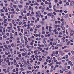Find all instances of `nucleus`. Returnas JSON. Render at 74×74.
<instances>
[{
  "label": "nucleus",
  "mask_w": 74,
  "mask_h": 74,
  "mask_svg": "<svg viewBox=\"0 0 74 74\" xmlns=\"http://www.w3.org/2000/svg\"><path fill=\"white\" fill-rule=\"evenodd\" d=\"M71 31H70V32L71 33H70V36H73V35L74 34V31L71 30V29H70Z\"/></svg>",
  "instance_id": "obj_1"
},
{
  "label": "nucleus",
  "mask_w": 74,
  "mask_h": 74,
  "mask_svg": "<svg viewBox=\"0 0 74 74\" xmlns=\"http://www.w3.org/2000/svg\"><path fill=\"white\" fill-rule=\"evenodd\" d=\"M41 16V13H39L36 16V17L37 18H39Z\"/></svg>",
  "instance_id": "obj_2"
},
{
  "label": "nucleus",
  "mask_w": 74,
  "mask_h": 74,
  "mask_svg": "<svg viewBox=\"0 0 74 74\" xmlns=\"http://www.w3.org/2000/svg\"><path fill=\"white\" fill-rule=\"evenodd\" d=\"M71 6H73L74 5V1H72L70 3Z\"/></svg>",
  "instance_id": "obj_3"
},
{
  "label": "nucleus",
  "mask_w": 74,
  "mask_h": 74,
  "mask_svg": "<svg viewBox=\"0 0 74 74\" xmlns=\"http://www.w3.org/2000/svg\"><path fill=\"white\" fill-rule=\"evenodd\" d=\"M66 21H64L62 22L61 25V26H64V25H65Z\"/></svg>",
  "instance_id": "obj_4"
},
{
  "label": "nucleus",
  "mask_w": 74,
  "mask_h": 74,
  "mask_svg": "<svg viewBox=\"0 0 74 74\" xmlns=\"http://www.w3.org/2000/svg\"><path fill=\"white\" fill-rule=\"evenodd\" d=\"M43 54L44 56H45V55H47L48 54V52L47 51L43 53Z\"/></svg>",
  "instance_id": "obj_5"
},
{
  "label": "nucleus",
  "mask_w": 74,
  "mask_h": 74,
  "mask_svg": "<svg viewBox=\"0 0 74 74\" xmlns=\"http://www.w3.org/2000/svg\"><path fill=\"white\" fill-rule=\"evenodd\" d=\"M38 49V50L39 51H42V48L41 47H37Z\"/></svg>",
  "instance_id": "obj_6"
},
{
  "label": "nucleus",
  "mask_w": 74,
  "mask_h": 74,
  "mask_svg": "<svg viewBox=\"0 0 74 74\" xmlns=\"http://www.w3.org/2000/svg\"><path fill=\"white\" fill-rule=\"evenodd\" d=\"M52 30H51V29H49V31L50 32V33L52 35H54L53 33H52Z\"/></svg>",
  "instance_id": "obj_7"
},
{
  "label": "nucleus",
  "mask_w": 74,
  "mask_h": 74,
  "mask_svg": "<svg viewBox=\"0 0 74 74\" xmlns=\"http://www.w3.org/2000/svg\"><path fill=\"white\" fill-rule=\"evenodd\" d=\"M55 19V17H52L51 18V20L52 21H54Z\"/></svg>",
  "instance_id": "obj_8"
},
{
  "label": "nucleus",
  "mask_w": 74,
  "mask_h": 74,
  "mask_svg": "<svg viewBox=\"0 0 74 74\" xmlns=\"http://www.w3.org/2000/svg\"><path fill=\"white\" fill-rule=\"evenodd\" d=\"M21 41L22 42V43H23V44H24V43H25V41H24V40H23V39L21 38Z\"/></svg>",
  "instance_id": "obj_9"
},
{
  "label": "nucleus",
  "mask_w": 74,
  "mask_h": 74,
  "mask_svg": "<svg viewBox=\"0 0 74 74\" xmlns=\"http://www.w3.org/2000/svg\"><path fill=\"white\" fill-rule=\"evenodd\" d=\"M34 28H35V29L36 31H37V29H36V28H37V25H36L34 26Z\"/></svg>",
  "instance_id": "obj_10"
},
{
  "label": "nucleus",
  "mask_w": 74,
  "mask_h": 74,
  "mask_svg": "<svg viewBox=\"0 0 74 74\" xmlns=\"http://www.w3.org/2000/svg\"><path fill=\"white\" fill-rule=\"evenodd\" d=\"M18 2L17 0H16V1H15L14 2V4H18Z\"/></svg>",
  "instance_id": "obj_11"
},
{
  "label": "nucleus",
  "mask_w": 74,
  "mask_h": 74,
  "mask_svg": "<svg viewBox=\"0 0 74 74\" xmlns=\"http://www.w3.org/2000/svg\"><path fill=\"white\" fill-rule=\"evenodd\" d=\"M37 52H38V50H35L34 51V53L35 54V55H37Z\"/></svg>",
  "instance_id": "obj_12"
},
{
  "label": "nucleus",
  "mask_w": 74,
  "mask_h": 74,
  "mask_svg": "<svg viewBox=\"0 0 74 74\" xmlns=\"http://www.w3.org/2000/svg\"><path fill=\"white\" fill-rule=\"evenodd\" d=\"M25 58H26L28 57V54H27V53H25Z\"/></svg>",
  "instance_id": "obj_13"
},
{
  "label": "nucleus",
  "mask_w": 74,
  "mask_h": 74,
  "mask_svg": "<svg viewBox=\"0 0 74 74\" xmlns=\"http://www.w3.org/2000/svg\"><path fill=\"white\" fill-rule=\"evenodd\" d=\"M23 51L25 52H26L27 51L26 49L25 48H23Z\"/></svg>",
  "instance_id": "obj_14"
},
{
  "label": "nucleus",
  "mask_w": 74,
  "mask_h": 74,
  "mask_svg": "<svg viewBox=\"0 0 74 74\" xmlns=\"http://www.w3.org/2000/svg\"><path fill=\"white\" fill-rule=\"evenodd\" d=\"M3 71H4V72L5 73H7V71H6V69H4L3 70Z\"/></svg>",
  "instance_id": "obj_15"
},
{
  "label": "nucleus",
  "mask_w": 74,
  "mask_h": 74,
  "mask_svg": "<svg viewBox=\"0 0 74 74\" xmlns=\"http://www.w3.org/2000/svg\"><path fill=\"white\" fill-rule=\"evenodd\" d=\"M68 16H69L68 14H66L65 15L64 18H67L68 17Z\"/></svg>",
  "instance_id": "obj_16"
},
{
  "label": "nucleus",
  "mask_w": 74,
  "mask_h": 74,
  "mask_svg": "<svg viewBox=\"0 0 74 74\" xmlns=\"http://www.w3.org/2000/svg\"><path fill=\"white\" fill-rule=\"evenodd\" d=\"M12 22L13 24H15V20H12Z\"/></svg>",
  "instance_id": "obj_17"
},
{
  "label": "nucleus",
  "mask_w": 74,
  "mask_h": 74,
  "mask_svg": "<svg viewBox=\"0 0 74 74\" xmlns=\"http://www.w3.org/2000/svg\"><path fill=\"white\" fill-rule=\"evenodd\" d=\"M35 5H37V6H39L38 3L37 2H35Z\"/></svg>",
  "instance_id": "obj_18"
},
{
  "label": "nucleus",
  "mask_w": 74,
  "mask_h": 74,
  "mask_svg": "<svg viewBox=\"0 0 74 74\" xmlns=\"http://www.w3.org/2000/svg\"><path fill=\"white\" fill-rule=\"evenodd\" d=\"M64 52H69V50H65L64 51Z\"/></svg>",
  "instance_id": "obj_19"
},
{
  "label": "nucleus",
  "mask_w": 74,
  "mask_h": 74,
  "mask_svg": "<svg viewBox=\"0 0 74 74\" xmlns=\"http://www.w3.org/2000/svg\"><path fill=\"white\" fill-rule=\"evenodd\" d=\"M70 41H69L67 43V45H70Z\"/></svg>",
  "instance_id": "obj_20"
},
{
  "label": "nucleus",
  "mask_w": 74,
  "mask_h": 74,
  "mask_svg": "<svg viewBox=\"0 0 74 74\" xmlns=\"http://www.w3.org/2000/svg\"><path fill=\"white\" fill-rule=\"evenodd\" d=\"M29 60H31V61H30V63H32L33 62V60L32 58H30Z\"/></svg>",
  "instance_id": "obj_21"
},
{
  "label": "nucleus",
  "mask_w": 74,
  "mask_h": 74,
  "mask_svg": "<svg viewBox=\"0 0 74 74\" xmlns=\"http://www.w3.org/2000/svg\"><path fill=\"white\" fill-rule=\"evenodd\" d=\"M25 43H26L25 44V45H27V44H27V43H28V41L27 40H26L25 41Z\"/></svg>",
  "instance_id": "obj_22"
},
{
  "label": "nucleus",
  "mask_w": 74,
  "mask_h": 74,
  "mask_svg": "<svg viewBox=\"0 0 74 74\" xmlns=\"http://www.w3.org/2000/svg\"><path fill=\"white\" fill-rule=\"evenodd\" d=\"M7 47H8V45H4V47L5 48H7Z\"/></svg>",
  "instance_id": "obj_23"
},
{
  "label": "nucleus",
  "mask_w": 74,
  "mask_h": 74,
  "mask_svg": "<svg viewBox=\"0 0 74 74\" xmlns=\"http://www.w3.org/2000/svg\"><path fill=\"white\" fill-rule=\"evenodd\" d=\"M44 50H46V51H48V48H44Z\"/></svg>",
  "instance_id": "obj_24"
},
{
  "label": "nucleus",
  "mask_w": 74,
  "mask_h": 74,
  "mask_svg": "<svg viewBox=\"0 0 74 74\" xmlns=\"http://www.w3.org/2000/svg\"><path fill=\"white\" fill-rule=\"evenodd\" d=\"M55 26L56 27H60V25H55Z\"/></svg>",
  "instance_id": "obj_25"
},
{
  "label": "nucleus",
  "mask_w": 74,
  "mask_h": 74,
  "mask_svg": "<svg viewBox=\"0 0 74 74\" xmlns=\"http://www.w3.org/2000/svg\"><path fill=\"white\" fill-rule=\"evenodd\" d=\"M72 63H73V62H71V63L70 64L71 66V67H72V66H73V64H72Z\"/></svg>",
  "instance_id": "obj_26"
},
{
  "label": "nucleus",
  "mask_w": 74,
  "mask_h": 74,
  "mask_svg": "<svg viewBox=\"0 0 74 74\" xmlns=\"http://www.w3.org/2000/svg\"><path fill=\"white\" fill-rule=\"evenodd\" d=\"M71 74V71H69V72L68 73H66V74Z\"/></svg>",
  "instance_id": "obj_27"
},
{
  "label": "nucleus",
  "mask_w": 74,
  "mask_h": 74,
  "mask_svg": "<svg viewBox=\"0 0 74 74\" xmlns=\"http://www.w3.org/2000/svg\"><path fill=\"white\" fill-rule=\"evenodd\" d=\"M37 28H40V27H41V25H38V26H37Z\"/></svg>",
  "instance_id": "obj_28"
},
{
  "label": "nucleus",
  "mask_w": 74,
  "mask_h": 74,
  "mask_svg": "<svg viewBox=\"0 0 74 74\" xmlns=\"http://www.w3.org/2000/svg\"><path fill=\"white\" fill-rule=\"evenodd\" d=\"M24 34V35H25V34H28V33L27 32H25Z\"/></svg>",
  "instance_id": "obj_29"
},
{
  "label": "nucleus",
  "mask_w": 74,
  "mask_h": 74,
  "mask_svg": "<svg viewBox=\"0 0 74 74\" xmlns=\"http://www.w3.org/2000/svg\"><path fill=\"white\" fill-rule=\"evenodd\" d=\"M71 52L72 55H74V51H73V50H72L71 51Z\"/></svg>",
  "instance_id": "obj_30"
},
{
  "label": "nucleus",
  "mask_w": 74,
  "mask_h": 74,
  "mask_svg": "<svg viewBox=\"0 0 74 74\" xmlns=\"http://www.w3.org/2000/svg\"><path fill=\"white\" fill-rule=\"evenodd\" d=\"M48 16H51V13H49V14H47Z\"/></svg>",
  "instance_id": "obj_31"
},
{
  "label": "nucleus",
  "mask_w": 74,
  "mask_h": 74,
  "mask_svg": "<svg viewBox=\"0 0 74 74\" xmlns=\"http://www.w3.org/2000/svg\"><path fill=\"white\" fill-rule=\"evenodd\" d=\"M24 38L25 40H27V38L26 36H24Z\"/></svg>",
  "instance_id": "obj_32"
},
{
  "label": "nucleus",
  "mask_w": 74,
  "mask_h": 74,
  "mask_svg": "<svg viewBox=\"0 0 74 74\" xmlns=\"http://www.w3.org/2000/svg\"><path fill=\"white\" fill-rule=\"evenodd\" d=\"M52 64H53V63H51L48 64V65L49 66H52Z\"/></svg>",
  "instance_id": "obj_33"
},
{
  "label": "nucleus",
  "mask_w": 74,
  "mask_h": 74,
  "mask_svg": "<svg viewBox=\"0 0 74 74\" xmlns=\"http://www.w3.org/2000/svg\"><path fill=\"white\" fill-rule=\"evenodd\" d=\"M16 10L18 12V11H20V10H19V9L18 8H17L16 9Z\"/></svg>",
  "instance_id": "obj_34"
},
{
  "label": "nucleus",
  "mask_w": 74,
  "mask_h": 74,
  "mask_svg": "<svg viewBox=\"0 0 74 74\" xmlns=\"http://www.w3.org/2000/svg\"><path fill=\"white\" fill-rule=\"evenodd\" d=\"M45 4H48V3L47 2V1H45Z\"/></svg>",
  "instance_id": "obj_35"
},
{
  "label": "nucleus",
  "mask_w": 74,
  "mask_h": 74,
  "mask_svg": "<svg viewBox=\"0 0 74 74\" xmlns=\"http://www.w3.org/2000/svg\"><path fill=\"white\" fill-rule=\"evenodd\" d=\"M22 22L21 21H20L19 22V25H21V24H22Z\"/></svg>",
  "instance_id": "obj_36"
},
{
  "label": "nucleus",
  "mask_w": 74,
  "mask_h": 74,
  "mask_svg": "<svg viewBox=\"0 0 74 74\" xmlns=\"http://www.w3.org/2000/svg\"><path fill=\"white\" fill-rule=\"evenodd\" d=\"M43 42L44 43V44H46V42L45 40H43Z\"/></svg>",
  "instance_id": "obj_37"
},
{
  "label": "nucleus",
  "mask_w": 74,
  "mask_h": 74,
  "mask_svg": "<svg viewBox=\"0 0 74 74\" xmlns=\"http://www.w3.org/2000/svg\"><path fill=\"white\" fill-rule=\"evenodd\" d=\"M23 13H24V14H26V10H24L23 12Z\"/></svg>",
  "instance_id": "obj_38"
},
{
  "label": "nucleus",
  "mask_w": 74,
  "mask_h": 74,
  "mask_svg": "<svg viewBox=\"0 0 74 74\" xmlns=\"http://www.w3.org/2000/svg\"><path fill=\"white\" fill-rule=\"evenodd\" d=\"M42 31H44V27H42Z\"/></svg>",
  "instance_id": "obj_39"
},
{
  "label": "nucleus",
  "mask_w": 74,
  "mask_h": 74,
  "mask_svg": "<svg viewBox=\"0 0 74 74\" xmlns=\"http://www.w3.org/2000/svg\"><path fill=\"white\" fill-rule=\"evenodd\" d=\"M27 65L28 66V67H30L31 66V64H30V63L28 64H27Z\"/></svg>",
  "instance_id": "obj_40"
},
{
  "label": "nucleus",
  "mask_w": 74,
  "mask_h": 74,
  "mask_svg": "<svg viewBox=\"0 0 74 74\" xmlns=\"http://www.w3.org/2000/svg\"><path fill=\"white\" fill-rule=\"evenodd\" d=\"M21 15L22 16H24V15L23 14V12H21Z\"/></svg>",
  "instance_id": "obj_41"
},
{
  "label": "nucleus",
  "mask_w": 74,
  "mask_h": 74,
  "mask_svg": "<svg viewBox=\"0 0 74 74\" xmlns=\"http://www.w3.org/2000/svg\"><path fill=\"white\" fill-rule=\"evenodd\" d=\"M3 37L4 38H6L7 37V36L6 35H4L3 36Z\"/></svg>",
  "instance_id": "obj_42"
},
{
  "label": "nucleus",
  "mask_w": 74,
  "mask_h": 74,
  "mask_svg": "<svg viewBox=\"0 0 74 74\" xmlns=\"http://www.w3.org/2000/svg\"><path fill=\"white\" fill-rule=\"evenodd\" d=\"M9 25L10 26H11L12 25V23H10Z\"/></svg>",
  "instance_id": "obj_43"
},
{
  "label": "nucleus",
  "mask_w": 74,
  "mask_h": 74,
  "mask_svg": "<svg viewBox=\"0 0 74 74\" xmlns=\"http://www.w3.org/2000/svg\"><path fill=\"white\" fill-rule=\"evenodd\" d=\"M3 61V59H0V62H2Z\"/></svg>",
  "instance_id": "obj_44"
},
{
  "label": "nucleus",
  "mask_w": 74,
  "mask_h": 74,
  "mask_svg": "<svg viewBox=\"0 0 74 74\" xmlns=\"http://www.w3.org/2000/svg\"><path fill=\"white\" fill-rule=\"evenodd\" d=\"M0 5L1 6V7H3V3H1L0 4Z\"/></svg>",
  "instance_id": "obj_45"
},
{
  "label": "nucleus",
  "mask_w": 74,
  "mask_h": 74,
  "mask_svg": "<svg viewBox=\"0 0 74 74\" xmlns=\"http://www.w3.org/2000/svg\"><path fill=\"white\" fill-rule=\"evenodd\" d=\"M59 53H62L63 51H59Z\"/></svg>",
  "instance_id": "obj_46"
},
{
  "label": "nucleus",
  "mask_w": 74,
  "mask_h": 74,
  "mask_svg": "<svg viewBox=\"0 0 74 74\" xmlns=\"http://www.w3.org/2000/svg\"><path fill=\"white\" fill-rule=\"evenodd\" d=\"M5 12H7V11H8V9H7V8H6V9L5 10Z\"/></svg>",
  "instance_id": "obj_47"
},
{
  "label": "nucleus",
  "mask_w": 74,
  "mask_h": 74,
  "mask_svg": "<svg viewBox=\"0 0 74 74\" xmlns=\"http://www.w3.org/2000/svg\"><path fill=\"white\" fill-rule=\"evenodd\" d=\"M5 54L6 55H8V53H7L6 51L5 52Z\"/></svg>",
  "instance_id": "obj_48"
},
{
  "label": "nucleus",
  "mask_w": 74,
  "mask_h": 74,
  "mask_svg": "<svg viewBox=\"0 0 74 74\" xmlns=\"http://www.w3.org/2000/svg\"><path fill=\"white\" fill-rule=\"evenodd\" d=\"M58 60H62V58L60 57H59L58 58Z\"/></svg>",
  "instance_id": "obj_49"
},
{
  "label": "nucleus",
  "mask_w": 74,
  "mask_h": 74,
  "mask_svg": "<svg viewBox=\"0 0 74 74\" xmlns=\"http://www.w3.org/2000/svg\"><path fill=\"white\" fill-rule=\"evenodd\" d=\"M22 56H25V53H23L22 54Z\"/></svg>",
  "instance_id": "obj_50"
},
{
  "label": "nucleus",
  "mask_w": 74,
  "mask_h": 74,
  "mask_svg": "<svg viewBox=\"0 0 74 74\" xmlns=\"http://www.w3.org/2000/svg\"><path fill=\"white\" fill-rule=\"evenodd\" d=\"M55 34H59V32H56L55 33Z\"/></svg>",
  "instance_id": "obj_51"
},
{
  "label": "nucleus",
  "mask_w": 74,
  "mask_h": 74,
  "mask_svg": "<svg viewBox=\"0 0 74 74\" xmlns=\"http://www.w3.org/2000/svg\"><path fill=\"white\" fill-rule=\"evenodd\" d=\"M53 14L54 15H56V13L55 12H53Z\"/></svg>",
  "instance_id": "obj_52"
},
{
  "label": "nucleus",
  "mask_w": 74,
  "mask_h": 74,
  "mask_svg": "<svg viewBox=\"0 0 74 74\" xmlns=\"http://www.w3.org/2000/svg\"><path fill=\"white\" fill-rule=\"evenodd\" d=\"M60 10H56V12H60Z\"/></svg>",
  "instance_id": "obj_53"
},
{
  "label": "nucleus",
  "mask_w": 74,
  "mask_h": 74,
  "mask_svg": "<svg viewBox=\"0 0 74 74\" xmlns=\"http://www.w3.org/2000/svg\"><path fill=\"white\" fill-rule=\"evenodd\" d=\"M31 11L32 12H33V8H31Z\"/></svg>",
  "instance_id": "obj_54"
},
{
  "label": "nucleus",
  "mask_w": 74,
  "mask_h": 74,
  "mask_svg": "<svg viewBox=\"0 0 74 74\" xmlns=\"http://www.w3.org/2000/svg\"><path fill=\"white\" fill-rule=\"evenodd\" d=\"M3 31L4 33H5V28H4L3 29Z\"/></svg>",
  "instance_id": "obj_55"
},
{
  "label": "nucleus",
  "mask_w": 74,
  "mask_h": 74,
  "mask_svg": "<svg viewBox=\"0 0 74 74\" xmlns=\"http://www.w3.org/2000/svg\"><path fill=\"white\" fill-rule=\"evenodd\" d=\"M23 19H27V18L26 17H23Z\"/></svg>",
  "instance_id": "obj_56"
},
{
  "label": "nucleus",
  "mask_w": 74,
  "mask_h": 74,
  "mask_svg": "<svg viewBox=\"0 0 74 74\" xmlns=\"http://www.w3.org/2000/svg\"><path fill=\"white\" fill-rule=\"evenodd\" d=\"M11 16V15H10V14H9L8 15V17L9 18H10V17Z\"/></svg>",
  "instance_id": "obj_57"
},
{
  "label": "nucleus",
  "mask_w": 74,
  "mask_h": 74,
  "mask_svg": "<svg viewBox=\"0 0 74 74\" xmlns=\"http://www.w3.org/2000/svg\"><path fill=\"white\" fill-rule=\"evenodd\" d=\"M62 63H64V62H65V60H62Z\"/></svg>",
  "instance_id": "obj_58"
},
{
  "label": "nucleus",
  "mask_w": 74,
  "mask_h": 74,
  "mask_svg": "<svg viewBox=\"0 0 74 74\" xmlns=\"http://www.w3.org/2000/svg\"><path fill=\"white\" fill-rule=\"evenodd\" d=\"M60 73H63V71L61 70L60 71Z\"/></svg>",
  "instance_id": "obj_59"
},
{
  "label": "nucleus",
  "mask_w": 74,
  "mask_h": 74,
  "mask_svg": "<svg viewBox=\"0 0 74 74\" xmlns=\"http://www.w3.org/2000/svg\"><path fill=\"white\" fill-rule=\"evenodd\" d=\"M37 3H39V2H40V0H37Z\"/></svg>",
  "instance_id": "obj_60"
},
{
  "label": "nucleus",
  "mask_w": 74,
  "mask_h": 74,
  "mask_svg": "<svg viewBox=\"0 0 74 74\" xmlns=\"http://www.w3.org/2000/svg\"><path fill=\"white\" fill-rule=\"evenodd\" d=\"M27 16H29V15H30V13H27Z\"/></svg>",
  "instance_id": "obj_61"
},
{
  "label": "nucleus",
  "mask_w": 74,
  "mask_h": 74,
  "mask_svg": "<svg viewBox=\"0 0 74 74\" xmlns=\"http://www.w3.org/2000/svg\"><path fill=\"white\" fill-rule=\"evenodd\" d=\"M23 1H21L20 2V3L21 4H23Z\"/></svg>",
  "instance_id": "obj_62"
},
{
  "label": "nucleus",
  "mask_w": 74,
  "mask_h": 74,
  "mask_svg": "<svg viewBox=\"0 0 74 74\" xmlns=\"http://www.w3.org/2000/svg\"><path fill=\"white\" fill-rule=\"evenodd\" d=\"M57 31V30L56 29H54V30L53 31V32H56Z\"/></svg>",
  "instance_id": "obj_63"
},
{
  "label": "nucleus",
  "mask_w": 74,
  "mask_h": 74,
  "mask_svg": "<svg viewBox=\"0 0 74 74\" xmlns=\"http://www.w3.org/2000/svg\"><path fill=\"white\" fill-rule=\"evenodd\" d=\"M52 11V9H49L48 10V11Z\"/></svg>",
  "instance_id": "obj_64"
}]
</instances>
